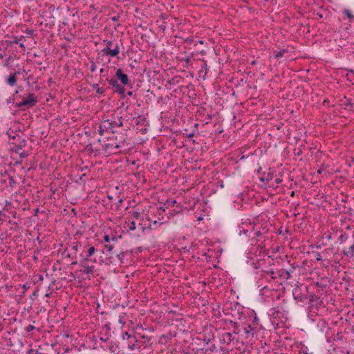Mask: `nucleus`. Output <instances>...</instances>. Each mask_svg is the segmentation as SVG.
I'll return each mask as SVG.
<instances>
[{
  "instance_id": "nucleus-34",
  "label": "nucleus",
  "mask_w": 354,
  "mask_h": 354,
  "mask_svg": "<svg viewBox=\"0 0 354 354\" xmlns=\"http://www.w3.org/2000/svg\"><path fill=\"white\" fill-rule=\"evenodd\" d=\"M95 248L94 246H91L87 250V257H91L95 252Z\"/></svg>"
},
{
  "instance_id": "nucleus-21",
  "label": "nucleus",
  "mask_w": 354,
  "mask_h": 354,
  "mask_svg": "<svg viewBox=\"0 0 354 354\" xmlns=\"http://www.w3.org/2000/svg\"><path fill=\"white\" fill-rule=\"evenodd\" d=\"M140 337L142 339H144V344H146V346H151L152 344V342H151V336H147V335H142L140 336Z\"/></svg>"
},
{
  "instance_id": "nucleus-13",
  "label": "nucleus",
  "mask_w": 354,
  "mask_h": 354,
  "mask_svg": "<svg viewBox=\"0 0 354 354\" xmlns=\"http://www.w3.org/2000/svg\"><path fill=\"white\" fill-rule=\"evenodd\" d=\"M276 274L282 279H288L290 278V272L285 269H279L276 271Z\"/></svg>"
},
{
  "instance_id": "nucleus-1",
  "label": "nucleus",
  "mask_w": 354,
  "mask_h": 354,
  "mask_svg": "<svg viewBox=\"0 0 354 354\" xmlns=\"http://www.w3.org/2000/svg\"><path fill=\"white\" fill-rule=\"evenodd\" d=\"M38 100L34 93H29L26 98L21 102L17 103L15 106L21 111H26L36 105Z\"/></svg>"
},
{
  "instance_id": "nucleus-3",
  "label": "nucleus",
  "mask_w": 354,
  "mask_h": 354,
  "mask_svg": "<svg viewBox=\"0 0 354 354\" xmlns=\"http://www.w3.org/2000/svg\"><path fill=\"white\" fill-rule=\"evenodd\" d=\"M104 42L106 43V47L102 50V52L104 55L110 57H115L120 53V47L118 44H115L114 48L111 49V48L113 46V43L111 40H104Z\"/></svg>"
},
{
  "instance_id": "nucleus-50",
  "label": "nucleus",
  "mask_w": 354,
  "mask_h": 354,
  "mask_svg": "<svg viewBox=\"0 0 354 354\" xmlns=\"http://www.w3.org/2000/svg\"><path fill=\"white\" fill-rule=\"evenodd\" d=\"M88 257H86V258H84L81 260L80 261V264L82 266H83V265H86V263L88 261Z\"/></svg>"
},
{
  "instance_id": "nucleus-33",
  "label": "nucleus",
  "mask_w": 354,
  "mask_h": 354,
  "mask_svg": "<svg viewBox=\"0 0 354 354\" xmlns=\"http://www.w3.org/2000/svg\"><path fill=\"white\" fill-rule=\"evenodd\" d=\"M104 121L99 126L98 133L100 136H103L104 131H106V129L104 128Z\"/></svg>"
},
{
  "instance_id": "nucleus-36",
  "label": "nucleus",
  "mask_w": 354,
  "mask_h": 354,
  "mask_svg": "<svg viewBox=\"0 0 354 354\" xmlns=\"http://www.w3.org/2000/svg\"><path fill=\"white\" fill-rule=\"evenodd\" d=\"M114 246L111 244H106L104 245V250H106L109 252H111V251L113 250Z\"/></svg>"
},
{
  "instance_id": "nucleus-60",
  "label": "nucleus",
  "mask_w": 354,
  "mask_h": 354,
  "mask_svg": "<svg viewBox=\"0 0 354 354\" xmlns=\"http://www.w3.org/2000/svg\"><path fill=\"white\" fill-rule=\"evenodd\" d=\"M26 141L25 140H22L19 145H23V147H24L26 146Z\"/></svg>"
},
{
  "instance_id": "nucleus-48",
  "label": "nucleus",
  "mask_w": 354,
  "mask_h": 354,
  "mask_svg": "<svg viewBox=\"0 0 354 354\" xmlns=\"http://www.w3.org/2000/svg\"><path fill=\"white\" fill-rule=\"evenodd\" d=\"M133 216L136 219H138L140 217L141 214L139 212H133Z\"/></svg>"
},
{
  "instance_id": "nucleus-58",
  "label": "nucleus",
  "mask_w": 354,
  "mask_h": 354,
  "mask_svg": "<svg viewBox=\"0 0 354 354\" xmlns=\"http://www.w3.org/2000/svg\"><path fill=\"white\" fill-rule=\"evenodd\" d=\"M138 119L139 120V121H145L146 120V118L143 115H139L138 117Z\"/></svg>"
},
{
  "instance_id": "nucleus-57",
  "label": "nucleus",
  "mask_w": 354,
  "mask_h": 354,
  "mask_svg": "<svg viewBox=\"0 0 354 354\" xmlns=\"http://www.w3.org/2000/svg\"><path fill=\"white\" fill-rule=\"evenodd\" d=\"M274 182H275V183H276V184H277V185H278V184H280V183L282 182V180H281V179H280L279 178H276V179L274 180Z\"/></svg>"
},
{
  "instance_id": "nucleus-47",
  "label": "nucleus",
  "mask_w": 354,
  "mask_h": 354,
  "mask_svg": "<svg viewBox=\"0 0 354 354\" xmlns=\"http://www.w3.org/2000/svg\"><path fill=\"white\" fill-rule=\"evenodd\" d=\"M136 342H134V343H132L131 344H129L128 345V347L130 350H134L135 348H136Z\"/></svg>"
},
{
  "instance_id": "nucleus-59",
  "label": "nucleus",
  "mask_w": 354,
  "mask_h": 354,
  "mask_svg": "<svg viewBox=\"0 0 354 354\" xmlns=\"http://www.w3.org/2000/svg\"><path fill=\"white\" fill-rule=\"evenodd\" d=\"M315 286H317V287H320V288H325V287H326V286H325V285H322V284H321L320 283H319V282H317V283H315Z\"/></svg>"
},
{
  "instance_id": "nucleus-27",
  "label": "nucleus",
  "mask_w": 354,
  "mask_h": 354,
  "mask_svg": "<svg viewBox=\"0 0 354 354\" xmlns=\"http://www.w3.org/2000/svg\"><path fill=\"white\" fill-rule=\"evenodd\" d=\"M288 53V50L287 49H282L281 50H279V52H277L276 54H275V58L276 59H279L281 57L283 56V55L285 53Z\"/></svg>"
},
{
  "instance_id": "nucleus-32",
  "label": "nucleus",
  "mask_w": 354,
  "mask_h": 354,
  "mask_svg": "<svg viewBox=\"0 0 354 354\" xmlns=\"http://www.w3.org/2000/svg\"><path fill=\"white\" fill-rule=\"evenodd\" d=\"M104 239V241L105 243H109L111 240H112L113 241H117V238L115 236H113L112 237L111 239L109 237V235L107 234H105L103 237Z\"/></svg>"
},
{
  "instance_id": "nucleus-10",
  "label": "nucleus",
  "mask_w": 354,
  "mask_h": 354,
  "mask_svg": "<svg viewBox=\"0 0 354 354\" xmlns=\"http://www.w3.org/2000/svg\"><path fill=\"white\" fill-rule=\"evenodd\" d=\"M177 333L176 331H169L166 334L161 335L159 338L158 343L160 344H166L173 337H176Z\"/></svg>"
},
{
  "instance_id": "nucleus-43",
  "label": "nucleus",
  "mask_w": 354,
  "mask_h": 354,
  "mask_svg": "<svg viewBox=\"0 0 354 354\" xmlns=\"http://www.w3.org/2000/svg\"><path fill=\"white\" fill-rule=\"evenodd\" d=\"M19 156L21 158H26L28 156V153L24 151H21V153H19Z\"/></svg>"
},
{
  "instance_id": "nucleus-40",
  "label": "nucleus",
  "mask_w": 354,
  "mask_h": 354,
  "mask_svg": "<svg viewBox=\"0 0 354 354\" xmlns=\"http://www.w3.org/2000/svg\"><path fill=\"white\" fill-rule=\"evenodd\" d=\"M127 252H120V253H115V255L116 257L122 261V258L124 257V255L126 254Z\"/></svg>"
},
{
  "instance_id": "nucleus-54",
  "label": "nucleus",
  "mask_w": 354,
  "mask_h": 354,
  "mask_svg": "<svg viewBox=\"0 0 354 354\" xmlns=\"http://www.w3.org/2000/svg\"><path fill=\"white\" fill-rule=\"evenodd\" d=\"M119 18H120V15H116V16H114L111 18V19L114 21H117L119 20Z\"/></svg>"
},
{
  "instance_id": "nucleus-20",
  "label": "nucleus",
  "mask_w": 354,
  "mask_h": 354,
  "mask_svg": "<svg viewBox=\"0 0 354 354\" xmlns=\"http://www.w3.org/2000/svg\"><path fill=\"white\" fill-rule=\"evenodd\" d=\"M84 269L82 270L85 274H91L93 272L94 266H89L88 265H83Z\"/></svg>"
},
{
  "instance_id": "nucleus-45",
  "label": "nucleus",
  "mask_w": 354,
  "mask_h": 354,
  "mask_svg": "<svg viewBox=\"0 0 354 354\" xmlns=\"http://www.w3.org/2000/svg\"><path fill=\"white\" fill-rule=\"evenodd\" d=\"M212 119V115H210V114H208L205 118V124H208L209 123L210 120Z\"/></svg>"
},
{
  "instance_id": "nucleus-28",
  "label": "nucleus",
  "mask_w": 354,
  "mask_h": 354,
  "mask_svg": "<svg viewBox=\"0 0 354 354\" xmlns=\"http://www.w3.org/2000/svg\"><path fill=\"white\" fill-rule=\"evenodd\" d=\"M264 272L271 274L272 279H276L279 278L277 274H276V272H274L272 269H270V270H263Z\"/></svg>"
},
{
  "instance_id": "nucleus-41",
  "label": "nucleus",
  "mask_w": 354,
  "mask_h": 354,
  "mask_svg": "<svg viewBox=\"0 0 354 354\" xmlns=\"http://www.w3.org/2000/svg\"><path fill=\"white\" fill-rule=\"evenodd\" d=\"M104 92H105V89L103 88V87H98L97 89H96V93H98V94H104Z\"/></svg>"
},
{
  "instance_id": "nucleus-23",
  "label": "nucleus",
  "mask_w": 354,
  "mask_h": 354,
  "mask_svg": "<svg viewBox=\"0 0 354 354\" xmlns=\"http://www.w3.org/2000/svg\"><path fill=\"white\" fill-rule=\"evenodd\" d=\"M122 338L123 339H125L127 338V339L129 340V339H132L135 342H137L138 340L136 339V337L135 336H132L130 334H129L128 332H125L123 335H122Z\"/></svg>"
},
{
  "instance_id": "nucleus-53",
  "label": "nucleus",
  "mask_w": 354,
  "mask_h": 354,
  "mask_svg": "<svg viewBox=\"0 0 354 354\" xmlns=\"http://www.w3.org/2000/svg\"><path fill=\"white\" fill-rule=\"evenodd\" d=\"M268 263L269 266H271L272 264H274V260L272 259H270V257H268Z\"/></svg>"
},
{
  "instance_id": "nucleus-5",
  "label": "nucleus",
  "mask_w": 354,
  "mask_h": 354,
  "mask_svg": "<svg viewBox=\"0 0 354 354\" xmlns=\"http://www.w3.org/2000/svg\"><path fill=\"white\" fill-rule=\"evenodd\" d=\"M123 127L122 118L120 117L118 118V121H112L110 120H104V128L106 129V131H111L112 134H115V131L113 129L115 127Z\"/></svg>"
},
{
  "instance_id": "nucleus-44",
  "label": "nucleus",
  "mask_w": 354,
  "mask_h": 354,
  "mask_svg": "<svg viewBox=\"0 0 354 354\" xmlns=\"http://www.w3.org/2000/svg\"><path fill=\"white\" fill-rule=\"evenodd\" d=\"M216 349V346L214 345V344H212L209 348H205V351H211V352H214Z\"/></svg>"
},
{
  "instance_id": "nucleus-37",
  "label": "nucleus",
  "mask_w": 354,
  "mask_h": 354,
  "mask_svg": "<svg viewBox=\"0 0 354 354\" xmlns=\"http://www.w3.org/2000/svg\"><path fill=\"white\" fill-rule=\"evenodd\" d=\"M128 226H129V229L131 231L135 230L136 228L135 221L130 222V223L128 225Z\"/></svg>"
},
{
  "instance_id": "nucleus-64",
  "label": "nucleus",
  "mask_w": 354,
  "mask_h": 354,
  "mask_svg": "<svg viewBox=\"0 0 354 354\" xmlns=\"http://www.w3.org/2000/svg\"><path fill=\"white\" fill-rule=\"evenodd\" d=\"M26 32L28 35H32L33 33V30H27Z\"/></svg>"
},
{
  "instance_id": "nucleus-15",
  "label": "nucleus",
  "mask_w": 354,
  "mask_h": 354,
  "mask_svg": "<svg viewBox=\"0 0 354 354\" xmlns=\"http://www.w3.org/2000/svg\"><path fill=\"white\" fill-rule=\"evenodd\" d=\"M353 238H351L346 233H342L338 237V241L340 245H346L349 241L352 240Z\"/></svg>"
},
{
  "instance_id": "nucleus-55",
  "label": "nucleus",
  "mask_w": 354,
  "mask_h": 354,
  "mask_svg": "<svg viewBox=\"0 0 354 354\" xmlns=\"http://www.w3.org/2000/svg\"><path fill=\"white\" fill-rule=\"evenodd\" d=\"M324 238L326 239L327 240L331 239H332V234L330 233L328 234H326Z\"/></svg>"
},
{
  "instance_id": "nucleus-2",
  "label": "nucleus",
  "mask_w": 354,
  "mask_h": 354,
  "mask_svg": "<svg viewBox=\"0 0 354 354\" xmlns=\"http://www.w3.org/2000/svg\"><path fill=\"white\" fill-rule=\"evenodd\" d=\"M119 139L122 140L123 145L122 147L118 149V151L122 153L127 151L129 149L130 144L128 142L127 135L126 133H118L117 136L113 134L112 137L109 139L112 142H118Z\"/></svg>"
},
{
  "instance_id": "nucleus-30",
  "label": "nucleus",
  "mask_w": 354,
  "mask_h": 354,
  "mask_svg": "<svg viewBox=\"0 0 354 354\" xmlns=\"http://www.w3.org/2000/svg\"><path fill=\"white\" fill-rule=\"evenodd\" d=\"M24 38V37H21L20 39H19L17 37H15L14 39H13V41H12V43L14 44H19V46L21 48L25 49V46L24 44L22 43H19V41Z\"/></svg>"
},
{
  "instance_id": "nucleus-25",
  "label": "nucleus",
  "mask_w": 354,
  "mask_h": 354,
  "mask_svg": "<svg viewBox=\"0 0 354 354\" xmlns=\"http://www.w3.org/2000/svg\"><path fill=\"white\" fill-rule=\"evenodd\" d=\"M22 149H23V145H15L12 147V151H14L15 153L19 154L22 151Z\"/></svg>"
},
{
  "instance_id": "nucleus-14",
  "label": "nucleus",
  "mask_w": 354,
  "mask_h": 354,
  "mask_svg": "<svg viewBox=\"0 0 354 354\" xmlns=\"http://www.w3.org/2000/svg\"><path fill=\"white\" fill-rule=\"evenodd\" d=\"M19 74V72H15L14 73L10 74V75L8 76V77L6 80L7 84L11 86H14L17 83V75Z\"/></svg>"
},
{
  "instance_id": "nucleus-19",
  "label": "nucleus",
  "mask_w": 354,
  "mask_h": 354,
  "mask_svg": "<svg viewBox=\"0 0 354 354\" xmlns=\"http://www.w3.org/2000/svg\"><path fill=\"white\" fill-rule=\"evenodd\" d=\"M342 104L346 109L352 110L353 109V103L351 102V99H346Z\"/></svg>"
},
{
  "instance_id": "nucleus-42",
  "label": "nucleus",
  "mask_w": 354,
  "mask_h": 354,
  "mask_svg": "<svg viewBox=\"0 0 354 354\" xmlns=\"http://www.w3.org/2000/svg\"><path fill=\"white\" fill-rule=\"evenodd\" d=\"M91 66L90 67V70L92 73H93L96 70V64L93 61H91Z\"/></svg>"
},
{
  "instance_id": "nucleus-46",
  "label": "nucleus",
  "mask_w": 354,
  "mask_h": 354,
  "mask_svg": "<svg viewBox=\"0 0 354 354\" xmlns=\"http://www.w3.org/2000/svg\"><path fill=\"white\" fill-rule=\"evenodd\" d=\"M35 329V326L32 324H30L28 325L26 328V332H30L32 330H33Z\"/></svg>"
},
{
  "instance_id": "nucleus-63",
  "label": "nucleus",
  "mask_w": 354,
  "mask_h": 354,
  "mask_svg": "<svg viewBox=\"0 0 354 354\" xmlns=\"http://www.w3.org/2000/svg\"><path fill=\"white\" fill-rule=\"evenodd\" d=\"M194 135H195V134H194V132H192V133H191L187 134V138H192V137H194Z\"/></svg>"
},
{
  "instance_id": "nucleus-56",
  "label": "nucleus",
  "mask_w": 354,
  "mask_h": 354,
  "mask_svg": "<svg viewBox=\"0 0 354 354\" xmlns=\"http://www.w3.org/2000/svg\"><path fill=\"white\" fill-rule=\"evenodd\" d=\"M167 205H165V204L163 205V206H161L158 208L159 210H161L162 212H165L166 209H167Z\"/></svg>"
},
{
  "instance_id": "nucleus-18",
  "label": "nucleus",
  "mask_w": 354,
  "mask_h": 354,
  "mask_svg": "<svg viewBox=\"0 0 354 354\" xmlns=\"http://www.w3.org/2000/svg\"><path fill=\"white\" fill-rule=\"evenodd\" d=\"M348 319L351 324H352V332L354 333V309L352 311H349L347 315Z\"/></svg>"
},
{
  "instance_id": "nucleus-49",
  "label": "nucleus",
  "mask_w": 354,
  "mask_h": 354,
  "mask_svg": "<svg viewBox=\"0 0 354 354\" xmlns=\"http://www.w3.org/2000/svg\"><path fill=\"white\" fill-rule=\"evenodd\" d=\"M30 287V284L28 283H24L23 286H22V288H23V290H25L26 291L28 289H29Z\"/></svg>"
},
{
  "instance_id": "nucleus-61",
  "label": "nucleus",
  "mask_w": 354,
  "mask_h": 354,
  "mask_svg": "<svg viewBox=\"0 0 354 354\" xmlns=\"http://www.w3.org/2000/svg\"><path fill=\"white\" fill-rule=\"evenodd\" d=\"M272 179V175L268 174L266 178L267 181L271 180Z\"/></svg>"
},
{
  "instance_id": "nucleus-62",
  "label": "nucleus",
  "mask_w": 354,
  "mask_h": 354,
  "mask_svg": "<svg viewBox=\"0 0 354 354\" xmlns=\"http://www.w3.org/2000/svg\"><path fill=\"white\" fill-rule=\"evenodd\" d=\"M91 86L95 90L99 87V84H93Z\"/></svg>"
},
{
  "instance_id": "nucleus-12",
  "label": "nucleus",
  "mask_w": 354,
  "mask_h": 354,
  "mask_svg": "<svg viewBox=\"0 0 354 354\" xmlns=\"http://www.w3.org/2000/svg\"><path fill=\"white\" fill-rule=\"evenodd\" d=\"M235 339H236L235 335H233L232 333L227 332L222 335V339H221V341L223 344L230 345Z\"/></svg>"
},
{
  "instance_id": "nucleus-16",
  "label": "nucleus",
  "mask_w": 354,
  "mask_h": 354,
  "mask_svg": "<svg viewBox=\"0 0 354 354\" xmlns=\"http://www.w3.org/2000/svg\"><path fill=\"white\" fill-rule=\"evenodd\" d=\"M229 324L232 327V334L233 335H239L241 332V328L239 324L237 322H233L232 320H229Z\"/></svg>"
},
{
  "instance_id": "nucleus-17",
  "label": "nucleus",
  "mask_w": 354,
  "mask_h": 354,
  "mask_svg": "<svg viewBox=\"0 0 354 354\" xmlns=\"http://www.w3.org/2000/svg\"><path fill=\"white\" fill-rule=\"evenodd\" d=\"M244 334H245V339H251L254 336V333L252 332V328L250 325H248L247 327H244L243 328Z\"/></svg>"
},
{
  "instance_id": "nucleus-4",
  "label": "nucleus",
  "mask_w": 354,
  "mask_h": 354,
  "mask_svg": "<svg viewBox=\"0 0 354 354\" xmlns=\"http://www.w3.org/2000/svg\"><path fill=\"white\" fill-rule=\"evenodd\" d=\"M108 83L112 86L113 91L120 95L122 97H126V89L124 87L118 83L116 77L106 79Z\"/></svg>"
},
{
  "instance_id": "nucleus-7",
  "label": "nucleus",
  "mask_w": 354,
  "mask_h": 354,
  "mask_svg": "<svg viewBox=\"0 0 354 354\" xmlns=\"http://www.w3.org/2000/svg\"><path fill=\"white\" fill-rule=\"evenodd\" d=\"M322 304L323 300L319 296L315 295L314 294L310 296L309 308L311 309V310H318Z\"/></svg>"
},
{
  "instance_id": "nucleus-31",
  "label": "nucleus",
  "mask_w": 354,
  "mask_h": 354,
  "mask_svg": "<svg viewBox=\"0 0 354 354\" xmlns=\"http://www.w3.org/2000/svg\"><path fill=\"white\" fill-rule=\"evenodd\" d=\"M239 235H241L243 232L247 236H248V235L250 234V230L244 229L243 227H242V226H239Z\"/></svg>"
},
{
  "instance_id": "nucleus-38",
  "label": "nucleus",
  "mask_w": 354,
  "mask_h": 354,
  "mask_svg": "<svg viewBox=\"0 0 354 354\" xmlns=\"http://www.w3.org/2000/svg\"><path fill=\"white\" fill-rule=\"evenodd\" d=\"M28 354H44V353L38 350L30 349L28 351Z\"/></svg>"
},
{
  "instance_id": "nucleus-9",
  "label": "nucleus",
  "mask_w": 354,
  "mask_h": 354,
  "mask_svg": "<svg viewBox=\"0 0 354 354\" xmlns=\"http://www.w3.org/2000/svg\"><path fill=\"white\" fill-rule=\"evenodd\" d=\"M248 227H251L248 237H252V239L262 236L268 232L266 227H263V232H261L260 230L255 229L254 226L248 225Z\"/></svg>"
},
{
  "instance_id": "nucleus-35",
  "label": "nucleus",
  "mask_w": 354,
  "mask_h": 354,
  "mask_svg": "<svg viewBox=\"0 0 354 354\" xmlns=\"http://www.w3.org/2000/svg\"><path fill=\"white\" fill-rule=\"evenodd\" d=\"M297 288H295L294 291H293V296H294V299H296V300H299V301H302V298L301 296H299V295H297Z\"/></svg>"
},
{
  "instance_id": "nucleus-29",
  "label": "nucleus",
  "mask_w": 354,
  "mask_h": 354,
  "mask_svg": "<svg viewBox=\"0 0 354 354\" xmlns=\"http://www.w3.org/2000/svg\"><path fill=\"white\" fill-rule=\"evenodd\" d=\"M343 13L348 17L350 21L354 19V15H352L351 11L350 10L345 9L343 11Z\"/></svg>"
},
{
  "instance_id": "nucleus-22",
  "label": "nucleus",
  "mask_w": 354,
  "mask_h": 354,
  "mask_svg": "<svg viewBox=\"0 0 354 354\" xmlns=\"http://www.w3.org/2000/svg\"><path fill=\"white\" fill-rule=\"evenodd\" d=\"M180 80H181L180 77L176 76V77L171 78V80H169L167 81V83L169 84L170 85H176V84H179Z\"/></svg>"
},
{
  "instance_id": "nucleus-51",
  "label": "nucleus",
  "mask_w": 354,
  "mask_h": 354,
  "mask_svg": "<svg viewBox=\"0 0 354 354\" xmlns=\"http://www.w3.org/2000/svg\"><path fill=\"white\" fill-rule=\"evenodd\" d=\"M79 244H80L79 242H76L75 243H74V245H73V249L74 250H75V251H77L78 250Z\"/></svg>"
},
{
  "instance_id": "nucleus-11",
  "label": "nucleus",
  "mask_w": 354,
  "mask_h": 354,
  "mask_svg": "<svg viewBox=\"0 0 354 354\" xmlns=\"http://www.w3.org/2000/svg\"><path fill=\"white\" fill-rule=\"evenodd\" d=\"M115 77L120 80L121 85L126 86L129 84V78L127 75L124 74L122 69L119 68L115 73Z\"/></svg>"
},
{
  "instance_id": "nucleus-6",
  "label": "nucleus",
  "mask_w": 354,
  "mask_h": 354,
  "mask_svg": "<svg viewBox=\"0 0 354 354\" xmlns=\"http://www.w3.org/2000/svg\"><path fill=\"white\" fill-rule=\"evenodd\" d=\"M119 140H120L118 142H112L109 141L108 143L105 144L104 146V149L105 150V151L112 153H120L118 151V149L122 147L123 143L121 139Z\"/></svg>"
},
{
  "instance_id": "nucleus-39",
  "label": "nucleus",
  "mask_w": 354,
  "mask_h": 354,
  "mask_svg": "<svg viewBox=\"0 0 354 354\" xmlns=\"http://www.w3.org/2000/svg\"><path fill=\"white\" fill-rule=\"evenodd\" d=\"M159 28L163 32L167 29V24L165 21H162L161 24L159 25Z\"/></svg>"
},
{
  "instance_id": "nucleus-26",
  "label": "nucleus",
  "mask_w": 354,
  "mask_h": 354,
  "mask_svg": "<svg viewBox=\"0 0 354 354\" xmlns=\"http://www.w3.org/2000/svg\"><path fill=\"white\" fill-rule=\"evenodd\" d=\"M176 204V200H170V199H168L166 201V202L165 203V205H167V208H168L169 207H174Z\"/></svg>"
},
{
  "instance_id": "nucleus-24",
  "label": "nucleus",
  "mask_w": 354,
  "mask_h": 354,
  "mask_svg": "<svg viewBox=\"0 0 354 354\" xmlns=\"http://www.w3.org/2000/svg\"><path fill=\"white\" fill-rule=\"evenodd\" d=\"M45 7L46 8H47V10H46V12H49V13H51L52 12H53L55 10V6L48 3V2H45Z\"/></svg>"
},
{
  "instance_id": "nucleus-52",
  "label": "nucleus",
  "mask_w": 354,
  "mask_h": 354,
  "mask_svg": "<svg viewBox=\"0 0 354 354\" xmlns=\"http://www.w3.org/2000/svg\"><path fill=\"white\" fill-rule=\"evenodd\" d=\"M193 41H194V40H193L192 38H189V37H187V38L185 39V42H186L187 44H192Z\"/></svg>"
},
{
  "instance_id": "nucleus-8",
  "label": "nucleus",
  "mask_w": 354,
  "mask_h": 354,
  "mask_svg": "<svg viewBox=\"0 0 354 354\" xmlns=\"http://www.w3.org/2000/svg\"><path fill=\"white\" fill-rule=\"evenodd\" d=\"M342 254L348 257V258H353L354 257V239L349 241V242L343 245V248L342 250Z\"/></svg>"
}]
</instances>
